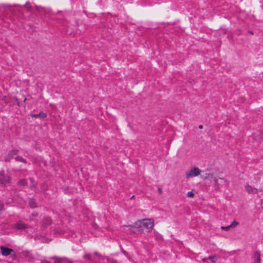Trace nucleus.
<instances>
[{"instance_id":"nucleus-1","label":"nucleus","mask_w":263,"mask_h":263,"mask_svg":"<svg viewBox=\"0 0 263 263\" xmlns=\"http://www.w3.org/2000/svg\"><path fill=\"white\" fill-rule=\"evenodd\" d=\"M134 227L139 228L138 230V232L140 233L143 232V231L141 229L143 227L147 229V232H149L154 227V221L150 219H144L135 222L134 224Z\"/></svg>"},{"instance_id":"nucleus-2","label":"nucleus","mask_w":263,"mask_h":263,"mask_svg":"<svg viewBox=\"0 0 263 263\" xmlns=\"http://www.w3.org/2000/svg\"><path fill=\"white\" fill-rule=\"evenodd\" d=\"M205 179H210L211 181H214L216 189H219L221 184H227V181L222 178L219 177L216 174L208 173L206 174Z\"/></svg>"},{"instance_id":"nucleus-3","label":"nucleus","mask_w":263,"mask_h":263,"mask_svg":"<svg viewBox=\"0 0 263 263\" xmlns=\"http://www.w3.org/2000/svg\"><path fill=\"white\" fill-rule=\"evenodd\" d=\"M10 181V176L5 173L4 171L0 172V184L3 186H6L9 184Z\"/></svg>"},{"instance_id":"nucleus-4","label":"nucleus","mask_w":263,"mask_h":263,"mask_svg":"<svg viewBox=\"0 0 263 263\" xmlns=\"http://www.w3.org/2000/svg\"><path fill=\"white\" fill-rule=\"evenodd\" d=\"M200 174V171L198 167H194L186 173L185 176L187 179L196 177Z\"/></svg>"},{"instance_id":"nucleus-5","label":"nucleus","mask_w":263,"mask_h":263,"mask_svg":"<svg viewBox=\"0 0 263 263\" xmlns=\"http://www.w3.org/2000/svg\"><path fill=\"white\" fill-rule=\"evenodd\" d=\"M51 259H54V263H62L61 261H64L66 263H73L71 260L66 257L59 258L57 256L51 257Z\"/></svg>"},{"instance_id":"nucleus-6","label":"nucleus","mask_w":263,"mask_h":263,"mask_svg":"<svg viewBox=\"0 0 263 263\" xmlns=\"http://www.w3.org/2000/svg\"><path fill=\"white\" fill-rule=\"evenodd\" d=\"M0 249L1 250L2 254L5 256H8V255L11 254V253L12 252H14L13 250L8 248H7L3 246H1L0 247Z\"/></svg>"},{"instance_id":"nucleus-7","label":"nucleus","mask_w":263,"mask_h":263,"mask_svg":"<svg viewBox=\"0 0 263 263\" xmlns=\"http://www.w3.org/2000/svg\"><path fill=\"white\" fill-rule=\"evenodd\" d=\"M238 224V223L236 221H234L230 225L227 226V227H221V229L222 230H225V231H229L232 229L234 228L236 226H237Z\"/></svg>"},{"instance_id":"nucleus-8","label":"nucleus","mask_w":263,"mask_h":263,"mask_svg":"<svg viewBox=\"0 0 263 263\" xmlns=\"http://www.w3.org/2000/svg\"><path fill=\"white\" fill-rule=\"evenodd\" d=\"M15 227L18 230H23L28 228V226L25 224L23 222L19 221L15 224Z\"/></svg>"},{"instance_id":"nucleus-9","label":"nucleus","mask_w":263,"mask_h":263,"mask_svg":"<svg viewBox=\"0 0 263 263\" xmlns=\"http://www.w3.org/2000/svg\"><path fill=\"white\" fill-rule=\"evenodd\" d=\"M18 152V151L17 150H12V151H10L7 156L5 158V161H9L10 160V159L15 155L17 154Z\"/></svg>"},{"instance_id":"nucleus-10","label":"nucleus","mask_w":263,"mask_h":263,"mask_svg":"<svg viewBox=\"0 0 263 263\" xmlns=\"http://www.w3.org/2000/svg\"><path fill=\"white\" fill-rule=\"evenodd\" d=\"M262 134V133L261 131L258 130L255 133L253 134V138L256 141H259L262 139V138H261Z\"/></svg>"},{"instance_id":"nucleus-11","label":"nucleus","mask_w":263,"mask_h":263,"mask_svg":"<svg viewBox=\"0 0 263 263\" xmlns=\"http://www.w3.org/2000/svg\"><path fill=\"white\" fill-rule=\"evenodd\" d=\"M258 190L257 188L248 185V193L249 194H256L257 193Z\"/></svg>"},{"instance_id":"nucleus-12","label":"nucleus","mask_w":263,"mask_h":263,"mask_svg":"<svg viewBox=\"0 0 263 263\" xmlns=\"http://www.w3.org/2000/svg\"><path fill=\"white\" fill-rule=\"evenodd\" d=\"M31 116L34 118H44L46 117L47 115L42 111H41L39 114H31Z\"/></svg>"},{"instance_id":"nucleus-13","label":"nucleus","mask_w":263,"mask_h":263,"mask_svg":"<svg viewBox=\"0 0 263 263\" xmlns=\"http://www.w3.org/2000/svg\"><path fill=\"white\" fill-rule=\"evenodd\" d=\"M255 260L254 263H260V257L259 253L256 252L254 254Z\"/></svg>"},{"instance_id":"nucleus-14","label":"nucleus","mask_w":263,"mask_h":263,"mask_svg":"<svg viewBox=\"0 0 263 263\" xmlns=\"http://www.w3.org/2000/svg\"><path fill=\"white\" fill-rule=\"evenodd\" d=\"M51 222V220L50 218H49L48 217L45 218L43 221V224L45 225V226L50 224Z\"/></svg>"},{"instance_id":"nucleus-15","label":"nucleus","mask_w":263,"mask_h":263,"mask_svg":"<svg viewBox=\"0 0 263 263\" xmlns=\"http://www.w3.org/2000/svg\"><path fill=\"white\" fill-rule=\"evenodd\" d=\"M29 204L30 206L32 208H35L36 206L35 200L33 199L29 200Z\"/></svg>"},{"instance_id":"nucleus-16","label":"nucleus","mask_w":263,"mask_h":263,"mask_svg":"<svg viewBox=\"0 0 263 263\" xmlns=\"http://www.w3.org/2000/svg\"><path fill=\"white\" fill-rule=\"evenodd\" d=\"M218 257L216 255L210 256L208 259L211 260L213 263H215L218 259Z\"/></svg>"},{"instance_id":"nucleus-17","label":"nucleus","mask_w":263,"mask_h":263,"mask_svg":"<svg viewBox=\"0 0 263 263\" xmlns=\"http://www.w3.org/2000/svg\"><path fill=\"white\" fill-rule=\"evenodd\" d=\"M27 183V181L25 179L20 180L18 182V184L21 185H25Z\"/></svg>"},{"instance_id":"nucleus-18","label":"nucleus","mask_w":263,"mask_h":263,"mask_svg":"<svg viewBox=\"0 0 263 263\" xmlns=\"http://www.w3.org/2000/svg\"><path fill=\"white\" fill-rule=\"evenodd\" d=\"M15 160H17V161H19L24 162V163H26L25 160L24 158H23L22 157H16L15 158Z\"/></svg>"},{"instance_id":"nucleus-19","label":"nucleus","mask_w":263,"mask_h":263,"mask_svg":"<svg viewBox=\"0 0 263 263\" xmlns=\"http://www.w3.org/2000/svg\"><path fill=\"white\" fill-rule=\"evenodd\" d=\"M24 7H25L27 9H28V10H29V9L31 8V6L30 4L29 3H26L25 4V5H24Z\"/></svg>"},{"instance_id":"nucleus-20","label":"nucleus","mask_w":263,"mask_h":263,"mask_svg":"<svg viewBox=\"0 0 263 263\" xmlns=\"http://www.w3.org/2000/svg\"><path fill=\"white\" fill-rule=\"evenodd\" d=\"M84 257L85 258H87V259H89V260L91 259V256H90V254H84Z\"/></svg>"},{"instance_id":"nucleus-21","label":"nucleus","mask_w":263,"mask_h":263,"mask_svg":"<svg viewBox=\"0 0 263 263\" xmlns=\"http://www.w3.org/2000/svg\"><path fill=\"white\" fill-rule=\"evenodd\" d=\"M187 195L189 197H193L194 195V194L192 192H189L187 194Z\"/></svg>"},{"instance_id":"nucleus-22","label":"nucleus","mask_w":263,"mask_h":263,"mask_svg":"<svg viewBox=\"0 0 263 263\" xmlns=\"http://www.w3.org/2000/svg\"><path fill=\"white\" fill-rule=\"evenodd\" d=\"M30 182L31 183V187H33L35 186L34 181L32 179H30Z\"/></svg>"},{"instance_id":"nucleus-23","label":"nucleus","mask_w":263,"mask_h":263,"mask_svg":"<svg viewBox=\"0 0 263 263\" xmlns=\"http://www.w3.org/2000/svg\"><path fill=\"white\" fill-rule=\"evenodd\" d=\"M3 210V204L0 202V212Z\"/></svg>"},{"instance_id":"nucleus-24","label":"nucleus","mask_w":263,"mask_h":263,"mask_svg":"<svg viewBox=\"0 0 263 263\" xmlns=\"http://www.w3.org/2000/svg\"><path fill=\"white\" fill-rule=\"evenodd\" d=\"M158 191L159 193V194H162V190H161V189H160V188H159V189H158Z\"/></svg>"},{"instance_id":"nucleus-25","label":"nucleus","mask_w":263,"mask_h":263,"mask_svg":"<svg viewBox=\"0 0 263 263\" xmlns=\"http://www.w3.org/2000/svg\"><path fill=\"white\" fill-rule=\"evenodd\" d=\"M261 208L263 209V199L261 200Z\"/></svg>"},{"instance_id":"nucleus-26","label":"nucleus","mask_w":263,"mask_h":263,"mask_svg":"<svg viewBox=\"0 0 263 263\" xmlns=\"http://www.w3.org/2000/svg\"><path fill=\"white\" fill-rule=\"evenodd\" d=\"M207 259H208L207 258H203L202 260H203V261L205 262V261H206Z\"/></svg>"},{"instance_id":"nucleus-27","label":"nucleus","mask_w":263,"mask_h":263,"mask_svg":"<svg viewBox=\"0 0 263 263\" xmlns=\"http://www.w3.org/2000/svg\"><path fill=\"white\" fill-rule=\"evenodd\" d=\"M199 128L200 129H202V128H203V126H202V125H200L199 126Z\"/></svg>"},{"instance_id":"nucleus-28","label":"nucleus","mask_w":263,"mask_h":263,"mask_svg":"<svg viewBox=\"0 0 263 263\" xmlns=\"http://www.w3.org/2000/svg\"><path fill=\"white\" fill-rule=\"evenodd\" d=\"M134 197H135V196H134V195H133V196H132V197H131L130 198H131V199H133V198H134Z\"/></svg>"},{"instance_id":"nucleus-29","label":"nucleus","mask_w":263,"mask_h":263,"mask_svg":"<svg viewBox=\"0 0 263 263\" xmlns=\"http://www.w3.org/2000/svg\"><path fill=\"white\" fill-rule=\"evenodd\" d=\"M44 263H50V262H48L47 261H45Z\"/></svg>"},{"instance_id":"nucleus-30","label":"nucleus","mask_w":263,"mask_h":263,"mask_svg":"<svg viewBox=\"0 0 263 263\" xmlns=\"http://www.w3.org/2000/svg\"><path fill=\"white\" fill-rule=\"evenodd\" d=\"M15 254H14V255L13 256V258H15Z\"/></svg>"},{"instance_id":"nucleus-31","label":"nucleus","mask_w":263,"mask_h":263,"mask_svg":"<svg viewBox=\"0 0 263 263\" xmlns=\"http://www.w3.org/2000/svg\"><path fill=\"white\" fill-rule=\"evenodd\" d=\"M33 216H36V214H32Z\"/></svg>"},{"instance_id":"nucleus-32","label":"nucleus","mask_w":263,"mask_h":263,"mask_svg":"<svg viewBox=\"0 0 263 263\" xmlns=\"http://www.w3.org/2000/svg\"><path fill=\"white\" fill-rule=\"evenodd\" d=\"M112 263H116V262H112Z\"/></svg>"}]
</instances>
